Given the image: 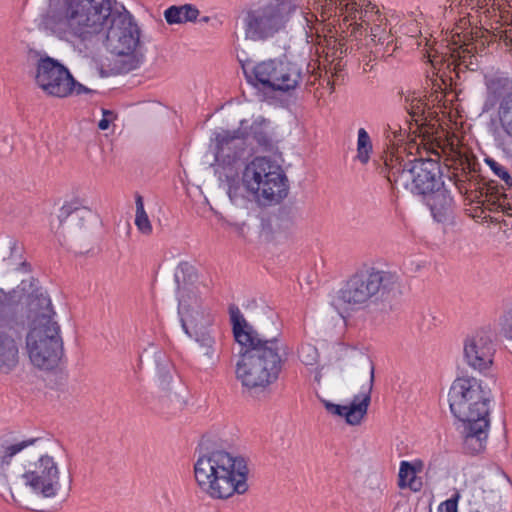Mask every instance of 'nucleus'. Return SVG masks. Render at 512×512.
Returning a JSON list of instances; mask_svg holds the SVG:
<instances>
[{
	"mask_svg": "<svg viewBox=\"0 0 512 512\" xmlns=\"http://www.w3.org/2000/svg\"><path fill=\"white\" fill-rule=\"evenodd\" d=\"M46 31L55 37L85 46L106 40L111 53L126 56L136 67L134 52L139 45L138 27L115 8L114 0H49L42 19Z\"/></svg>",
	"mask_w": 512,
	"mask_h": 512,
	"instance_id": "obj_1",
	"label": "nucleus"
},
{
	"mask_svg": "<svg viewBox=\"0 0 512 512\" xmlns=\"http://www.w3.org/2000/svg\"><path fill=\"white\" fill-rule=\"evenodd\" d=\"M232 323L239 346L237 380L249 390L267 388L280 375L286 356L285 345L277 337L260 336L239 314L232 315Z\"/></svg>",
	"mask_w": 512,
	"mask_h": 512,
	"instance_id": "obj_2",
	"label": "nucleus"
},
{
	"mask_svg": "<svg viewBox=\"0 0 512 512\" xmlns=\"http://www.w3.org/2000/svg\"><path fill=\"white\" fill-rule=\"evenodd\" d=\"M452 414L461 422L464 449L477 454L485 449L490 428V392L474 377H458L448 394Z\"/></svg>",
	"mask_w": 512,
	"mask_h": 512,
	"instance_id": "obj_3",
	"label": "nucleus"
},
{
	"mask_svg": "<svg viewBox=\"0 0 512 512\" xmlns=\"http://www.w3.org/2000/svg\"><path fill=\"white\" fill-rule=\"evenodd\" d=\"M246 461L223 449L201 453L194 463L199 489L212 499L224 500L248 490Z\"/></svg>",
	"mask_w": 512,
	"mask_h": 512,
	"instance_id": "obj_4",
	"label": "nucleus"
},
{
	"mask_svg": "<svg viewBox=\"0 0 512 512\" xmlns=\"http://www.w3.org/2000/svg\"><path fill=\"white\" fill-rule=\"evenodd\" d=\"M30 364L41 371L57 369L64 356V343L58 323L49 315L36 317L25 337Z\"/></svg>",
	"mask_w": 512,
	"mask_h": 512,
	"instance_id": "obj_5",
	"label": "nucleus"
},
{
	"mask_svg": "<svg viewBox=\"0 0 512 512\" xmlns=\"http://www.w3.org/2000/svg\"><path fill=\"white\" fill-rule=\"evenodd\" d=\"M243 184L259 201L279 202L287 195L288 179L282 167L268 157H256L243 172Z\"/></svg>",
	"mask_w": 512,
	"mask_h": 512,
	"instance_id": "obj_6",
	"label": "nucleus"
},
{
	"mask_svg": "<svg viewBox=\"0 0 512 512\" xmlns=\"http://www.w3.org/2000/svg\"><path fill=\"white\" fill-rule=\"evenodd\" d=\"M395 273L369 268L352 274L338 292V300L349 306H362L380 293L399 288Z\"/></svg>",
	"mask_w": 512,
	"mask_h": 512,
	"instance_id": "obj_7",
	"label": "nucleus"
},
{
	"mask_svg": "<svg viewBox=\"0 0 512 512\" xmlns=\"http://www.w3.org/2000/svg\"><path fill=\"white\" fill-rule=\"evenodd\" d=\"M33 80L36 88L51 98L64 99L93 92L79 83L64 64L49 56H41L36 61Z\"/></svg>",
	"mask_w": 512,
	"mask_h": 512,
	"instance_id": "obj_8",
	"label": "nucleus"
},
{
	"mask_svg": "<svg viewBox=\"0 0 512 512\" xmlns=\"http://www.w3.org/2000/svg\"><path fill=\"white\" fill-rule=\"evenodd\" d=\"M22 477L26 486L43 498L65 496L70 490L69 474L48 455L33 462Z\"/></svg>",
	"mask_w": 512,
	"mask_h": 512,
	"instance_id": "obj_9",
	"label": "nucleus"
},
{
	"mask_svg": "<svg viewBox=\"0 0 512 512\" xmlns=\"http://www.w3.org/2000/svg\"><path fill=\"white\" fill-rule=\"evenodd\" d=\"M345 19L351 21V35H362V30L369 31L368 36L377 45L389 46L393 43L387 19L369 0H351L345 4Z\"/></svg>",
	"mask_w": 512,
	"mask_h": 512,
	"instance_id": "obj_10",
	"label": "nucleus"
},
{
	"mask_svg": "<svg viewBox=\"0 0 512 512\" xmlns=\"http://www.w3.org/2000/svg\"><path fill=\"white\" fill-rule=\"evenodd\" d=\"M243 70L247 80L253 85L274 90H293L301 79V69L288 60H266L252 67L244 65Z\"/></svg>",
	"mask_w": 512,
	"mask_h": 512,
	"instance_id": "obj_11",
	"label": "nucleus"
},
{
	"mask_svg": "<svg viewBox=\"0 0 512 512\" xmlns=\"http://www.w3.org/2000/svg\"><path fill=\"white\" fill-rule=\"evenodd\" d=\"M374 383V365L368 361L364 367L363 375L353 379L350 390L353 393L352 401L347 405L326 403V409L333 415L343 417L350 425H359L367 414L371 402V393Z\"/></svg>",
	"mask_w": 512,
	"mask_h": 512,
	"instance_id": "obj_12",
	"label": "nucleus"
},
{
	"mask_svg": "<svg viewBox=\"0 0 512 512\" xmlns=\"http://www.w3.org/2000/svg\"><path fill=\"white\" fill-rule=\"evenodd\" d=\"M21 337L0 304V374L11 373L20 363Z\"/></svg>",
	"mask_w": 512,
	"mask_h": 512,
	"instance_id": "obj_13",
	"label": "nucleus"
},
{
	"mask_svg": "<svg viewBox=\"0 0 512 512\" xmlns=\"http://www.w3.org/2000/svg\"><path fill=\"white\" fill-rule=\"evenodd\" d=\"M403 174L411 180V189L418 194L426 195L443 185L440 165L432 159H416Z\"/></svg>",
	"mask_w": 512,
	"mask_h": 512,
	"instance_id": "obj_14",
	"label": "nucleus"
},
{
	"mask_svg": "<svg viewBox=\"0 0 512 512\" xmlns=\"http://www.w3.org/2000/svg\"><path fill=\"white\" fill-rule=\"evenodd\" d=\"M494 352L492 337L488 331H476L465 341L466 361L475 370L482 371L490 368L493 363Z\"/></svg>",
	"mask_w": 512,
	"mask_h": 512,
	"instance_id": "obj_15",
	"label": "nucleus"
},
{
	"mask_svg": "<svg viewBox=\"0 0 512 512\" xmlns=\"http://www.w3.org/2000/svg\"><path fill=\"white\" fill-rule=\"evenodd\" d=\"M242 29L244 39L255 41L271 37L282 28L264 6L244 12Z\"/></svg>",
	"mask_w": 512,
	"mask_h": 512,
	"instance_id": "obj_16",
	"label": "nucleus"
},
{
	"mask_svg": "<svg viewBox=\"0 0 512 512\" xmlns=\"http://www.w3.org/2000/svg\"><path fill=\"white\" fill-rule=\"evenodd\" d=\"M90 213L84 208H72L70 205L61 207L57 220L52 222L56 234L75 235L88 227Z\"/></svg>",
	"mask_w": 512,
	"mask_h": 512,
	"instance_id": "obj_17",
	"label": "nucleus"
},
{
	"mask_svg": "<svg viewBox=\"0 0 512 512\" xmlns=\"http://www.w3.org/2000/svg\"><path fill=\"white\" fill-rule=\"evenodd\" d=\"M425 196L426 204L429 206L433 217L439 221H446L452 213V198L443 185Z\"/></svg>",
	"mask_w": 512,
	"mask_h": 512,
	"instance_id": "obj_18",
	"label": "nucleus"
},
{
	"mask_svg": "<svg viewBox=\"0 0 512 512\" xmlns=\"http://www.w3.org/2000/svg\"><path fill=\"white\" fill-rule=\"evenodd\" d=\"M178 283V297H179V313L181 315V322L186 333H189L190 328H195L197 326V316L198 312L195 311V315L190 310L189 301L197 306L198 298L196 294H193V297L190 296V289L186 286L185 281H181L179 276H177Z\"/></svg>",
	"mask_w": 512,
	"mask_h": 512,
	"instance_id": "obj_19",
	"label": "nucleus"
},
{
	"mask_svg": "<svg viewBox=\"0 0 512 512\" xmlns=\"http://www.w3.org/2000/svg\"><path fill=\"white\" fill-rule=\"evenodd\" d=\"M423 469V463L416 461L410 463L408 461H402L399 468L398 474V486L401 489L409 488L413 492H418L422 489V481L417 477V473Z\"/></svg>",
	"mask_w": 512,
	"mask_h": 512,
	"instance_id": "obj_20",
	"label": "nucleus"
},
{
	"mask_svg": "<svg viewBox=\"0 0 512 512\" xmlns=\"http://www.w3.org/2000/svg\"><path fill=\"white\" fill-rule=\"evenodd\" d=\"M265 7L283 28L291 15L299 8V3L298 0H271Z\"/></svg>",
	"mask_w": 512,
	"mask_h": 512,
	"instance_id": "obj_21",
	"label": "nucleus"
},
{
	"mask_svg": "<svg viewBox=\"0 0 512 512\" xmlns=\"http://www.w3.org/2000/svg\"><path fill=\"white\" fill-rule=\"evenodd\" d=\"M35 440H24L21 442L2 445L0 448V481L5 480L7 477V472L11 465L12 458L16 456L18 453L23 451L24 449L32 446Z\"/></svg>",
	"mask_w": 512,
	"mask_h": 512,
	"instance_id": "obj_22",
	"label": "nucleus"
},
{
	"mask_svg": "<svg viewBox=\"0 0 512 512\" xmlns=\"http://www.w3.org/2000/svg\"><path fill=\"white\" fill-rule=\"evenodd\" d=\"M199 15V10L190 5L171 6L165 13V19L169 24H181L188 21H194Z\"/></svg>",
	"mask_w": 512,
	"mask_h": 512,
	"instance_id": "obj_23",
	"label": "nucleus"
},
{
	"mask_svg": "<svg viewBox=\"0 0 512 512\" xmlns=\"http://www.w3.org/2000/svg\"><path fill=\"white\" fill-rule=\"evenodd\" d=\"M500 127L512 139V93L504 96L497 109Z\"/></svg>",
	"mask_w": 512,
	"mask_h": 512,
	"instance_id": "obj_24",
	"label": "nucleus"
},
{
	"mask_svg": "<svg viewBox=\"0 0 512 512\" xmlns=\"http://www.w3.org/2000/svg\"><path fill=\"white\" fill-rule=\"evenodd\" d=\"M136 214H135V225L137 229L144 235H150L152 233V224L144 208V200L140 194L135 197Z\"/></svg>",
	"mask_w": 512,
	"mask_h": 512,
	"instance_id": "obj_25",
	"label": "nucleus"
},
{
	"mask_svg": "<svg viewBox=\"0 0 512 512\" xmlns=\"http://www.w3.org/2000/svg\"><path fill=\"white\" fill-rule=\"evenodd\" d=\"M357 146L359 160L362 163H366L369 159V154L372 150V144L368 133L363 128L359 129L358 131Z\"/></svg>",
	"mask_w": 512,
	"mask_h": 512,
	"instance_id": "obj_26",
	"label": "nucleus"
},
{
	"mask_svg": "<svg viewBox=\"0 0 512 512\" xmlns=\"http://www.w3.org/2000/svg\"><path fill=\"white\" fill-rule=\"evenodd\" d=\"M426 106V103L423 102L422 100L413 99L410 103L409 108H407L409 115L417 125H422L423 122L426 121V117L424 116Z\"/></svg>",
	"mask_w": 512,
	"mask_h": 512,
	"instance_id": "obj_27",
	"label": "nucleus"
},
{
	"mask_svg": "<svg viewBox=\"0 0 512 512\" xmlns=\"http://www.w3.org/2000/svg\"><path fill=\"white\" fill-rule=\"evenodd\" d=\"M318 350L313 345H303L299 350V359L307 366H313L318 362Z\"/></svg>",
	"mask_w": 512,
	"mask_h": 512,
	"instance_id": "obj_28",
	"label": "nucleus"
},
{
	"mask_svg": "<svg viewBox=\"0 0 512 512\" xmlns=\"http://www.w3.org/2000/svg\"><path fill=\"white\" fill-rule=\"evenodd\" d=\"M118 119V114L113 110L102 109V118L98 122V128L102 131L108 130Z\"/></svg>",
	"mask_w": 512,
	"mask_h": 512,
	"instance_id": "obj_29",
	"label": "nucleus"
},
{
	"mask_svg": "<svg viewBox=\"0 0 512 512\" xmlns=\"http://www.w3.org/2000/svg\"><path fill=\"white\" fill-rule=\"evenodd\" d=\"M459 497V493H456L453 498L442 502L438 507V512H457Z\"/></svg>",
	"mask_w": 512,
	"mask_h": 512,
	"instance_id": "obj_30",
	"label": "nucleus"
},
{
	"mask_svg": "<svg viewBox=\"0 0 512 512\" xmlns=\"http://www.w3.org/2000/svg\"><path fill=\"white\" fill-rule=\"evenodd\" d=\"M502 331L505 337L512 339V304L503 317Z\"/></svg>",
	"mask_w": 512,
	"mask_h": 512,
	"instance_id": "obj_31",
	"label": "nucleus"
},
{
	"mask_svg": "<svg viewBox=\"0 0 512 512\" xmlns=\"http://www.w3.org/2000/svg\"><path fill=\"white\" fill-rule=\"evenodd\" d=\"M486 164L489 166V168L493 171V173L498 176L500 179L502 176L507 177V169L498 163L497 161L493 159H486Z\"/></svg>",
	"mask_w": 512,
	"mask_h": 512,
	"instance_id": "obj_32",
	"label": "nucleus"
},
{
	"mask_svg": "<svg viewBox=\"0 0 512 512\" xmlns=\"http://www.w3.org/2000/svg\"><path fill=\"white\" fill-rule=\"evenodd\" d=\"M479 9L486 17L491 16V14L495 13L497 10L495 8L494 0H484L481 5H479Z\"/></svg>",
	"mask_w": 512,
	"mask_h": 512,
	"instance_id": "obj_33",
	"label": "nucleus"
},
{
	"mask_svg": "<svg viewBox=\"0 0 512 512\" xmlns=\"http://www.w3.org/2000/svg\"><path fill=\"white\" fill-rule=\"evenodd\" d=\"M499 208L508 216H512V205L504 199L503 201L499 202Z\"/></svg>",
	"mask_w": 512,
	"mask_h": 512,
	"instance_id": "obj_34",
	"label": "nucleus"
},
{
	"mask_svg": "<svg viewBox=\"0 0 512 512\" xmlns=\"http://www.w3.org/2000/svg\"><path fill=\"white\" fill-rule=\"evenodd\" d=\"M501 180H503L508 187L512 188V177L509 172H507V177L502 176Z\"/></svg>",
	"mask_w": 512,
	"mask_h": 512,
	"instance_id": "obj_35",
	"label": "nucleus"
}]
</instances>
